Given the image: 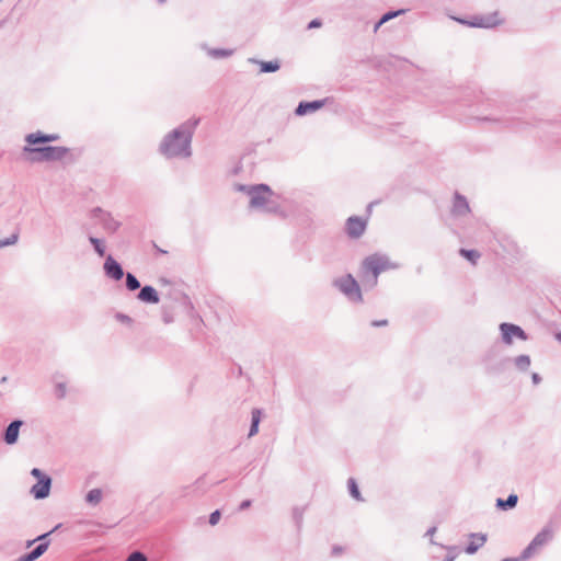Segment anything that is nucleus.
I'll return each mask as SVG.
<instances>
[{"label": "nucleus", "mask_w": 561, "mask_h": 561, "mask_svg": "<svg viewBox=\"0 0 561 561\" xmlns=\"http://www.w3.org/2000/svg\"><path fill=\"white\" fill-rule=\"evenodd\" d=\"M199 118H190L164 135L158 151L167 159H186L192 156V139Z\"/></svg>", "instance_id": "1"}, {"label": "nucleus", "mask_w": 561, "mask_h": 561, "mask_svg": "<svg viewBox=\"0 0 561 561\" xmlns=\"http://www.w3.org/2000/svg\"><path fill=\"white\" fill-rule=\"evenodd\" d=\"M399 265L389 260L387 255L371 254L364 259L359 268V276L365 287L374 288L378 284L379 275L389 270H397Z\"/></svg>", "instance_id": "2"}, {"label": "nucleus", "mask_w": 561, "mask_h": 561, "mask_svg": "<svg viewBox=\"0 0 561 561\" xmlns=\"http://www.w3.org/2000/svg\"><path fill=\"white\" fill-rule=\"evenodd\" d=\"M234 188L243 192L250 198L249 207L265 213L278 211V206L272 201L274 195L271 187L266 184L245 185L237 184Z\"/></svg>", "instance_id": "3"}, {"label": "nucleus", "mask_w": 561, "mask_h": 561, "mask_svg": "<svg viewBox=\"0 0 561 561\" xmlns=\"http://www.w3.org/2000/svg\"><path fill=\"white\" fill-rule=\"evenodd\" d=\"M332 285L350 302L362 304L364 301L360 286L352 274H345L334 278Z\"/></svg>", "instance_id": "4"}, {"label": "nucleus", "mask_w": 561, "mask_h": 561, "mask_svg": "<svg viewBox=\"0 0 561 561\" xmlns=\"http://www.w3.org/2000/svg\"><path fill=\"white\" fill-rule=\"evenodd\" d=\"M25 152L34 153L35 156L31 157L32 162H42V161H59L66 157L69 152V149L66 147H37L32 148L25 146L23 149Z\"/></svg>", "instance_id": "5"}, {"label": "nucleus", "mask_w": 561, "mask_h": 561, "mask_svg": "<svg viewBox=\"0 0 561 561\" xmlns=\"http://www.w3.org/2000/svg\"><path fill=\"white\" fill-rule=\"evenodd\" d=\"M553 539V529L551 526H545L522 551V559H530L539 553L545 546Z\"/></svg>", "instance_id": "6"}, {"label": "nucleus", "mask_w": 561, "mask_h": 561, "mask_svg": "<svg viewBox=\"0 0 561 561\" xmlns=\"http://www.w3.org/2000/svg\"><path fill=\"white\" fill-rule=\"evenodd\" d=\"M454 20L463 25L481 28H492L502 23L499 12L496 11L484 15H476L472 18V20H466L460 18H454Z\"/></svg>", "instance_id": "7"}, {"label": "nucleus", "mask_w": 561, "mask_h": 561, "mask_svg": "<svg viewBox=\"0 0 561 561\" xmlns=\"http://www.w3.org/2000/svg\"><path fill=\"white\" fill-rule=\"evenodd\" d=\"M91 218L96 219L108 233H115L121 227V222L116 220L111 213L100 207H95L91 210Z\"/></svg>", "instance_id": "8"}, {"label": "nucleus", "mask_w": 561, "mask_h": 561, "mask_svg": "<svg viewBox=\"0 0 561 561\" xmlns=\"http://www.w3.org/2000/svg\"><path fill=\"white\" fill-rule=\"evenodd\" d=\"M500 331L502 341L506 345H511L513 343V339H519L522 341L528 340L527 333L517 324L503 322L500 324Z\"/></svg>", "instance_id": "9"}, {"label": "nucleus", "mask_w": 561, "mask_h": 561, "mask_svg": "<svg viewBox=\"0 0 561 561\" xmlns=\"http://www.w3.org/2000/svg\"><path fill=\"white\" fill-rule=\"evenodd\" d=\"M366 227V219L358 216H351L346 220L345 231L351 239H358L364 234Z\"/></svg>", "instance_id": "10"}, {"label": "nucleus", "mask_w": 561, "mask_h": 561, "mask_svg": "<svg viewBox=\"0 0 561 561\" xmlns=\"http://www.w3.org/2000/svg\"><path fill=\"white\" fill-rule=\"evenodd\" d=\"M104 274L113 280H121L125 273L119 262L107 255L103 264Z\"/></svg>", "instance_id": "11"}, {"label": "nucleus", "mask_w": 561, "mask_h": 561, "mask_svg": "<svg viewBox=\"0 0 561 561\" xmlns=\"http://www.w3.org/2000/svg\"><path fill=\"white\" fill-rule=\"evenodd\" d=\"M51 488V478L45 477L44 479L38 480L32 488L30 493L36 500L46 499L49 495Z\"/></svg>", "instance_id": "12"}, {"label": "nucleus", "mask_w": 561, "mask_h": 561, "mask_svg": "<svg viewBox=\"0 0 561 561\" xmlns=\"http://www.w3.org/2000/svg\"><path fill=\"white\" fill-rule=\"evenodd\" d=\"M327 102H328V99L314 100L311 102H306V101L299 102V104L297 105V107L295 110V114L297 116H304L309 113L317 112L318 110L322 108L327 104Z\"/></svg>", "instance_id": "13"}, {"label": "nucleus", "mask_w": 561, "mask_h": 561, "mask_svg": "<svg viewBox=\"0 0 561 561\" xmlns=\"http://www.w3.org/2000/svg\"><path fill=\"white\" fill-rule=\"evenodd\" d=\"M23 425V421H12L3 433V440L7 445H14L19 439L20 428Z\"/></svg>", "instance_id": "14"}, {"label": "nucleus", "mask_w": 561, "mask_h": 561, "mask_svg": "<svg viewBox=\"0 0 561 561\" xmlns=\"http://www.w3.org/2000/svg\"><path fill=\"white\" fill-rule=\"evenodd\" d=\"M59 139V135L57 134H44L42 131H36L26 135L25 141L28 145H37V144H45V142H53Z\"/></svg>", "instance_id": "15"}, {"label": "nucleus", "mask_w": 561, "mask_h": 561, "mask_svg": "<svg viewBox=\"0 0 561 561\" xmlns=\"http://www.w3.org/2000/svg\"><path fill=\"white\" fill-rule=\"evenodd\" d=\"M137 298L146 304H158L160 301L157 289L150 285H146L140 288Z\"/></svg>", "instance_id": "16"}, {"label": "nucleus", "mask_w": 561, "mask_h": 561, "mask_svg": "<svg viewBox=\"0 0 561 561\" xmlns=\"http://www.w3.org/2000/svg\"><path fill=\"white\" fill-rule=\"evenodd\" d=\"M470 211L469 203L467 198L459 193H455L453 214L455 216H463Z\"/></svg>", "instance_id": "17"}, {"label": "nucleus", "mask_w": 561, "mask_h": 561, "mask_svg": "<svg viewBox=\"0 0 561 561\" xmlns=\"http://www.w3.org/2000/svg\"><path fill=\"white\" fill-rule=\"evenodd\" d=\"M48 546L47 541L38 543L32 551L21 556L19 561H35L47 551Z\"/></svg>", "instance_id": "18"}, {"label": "nucleus", "mask_w": 561, "mask_h": 561, "mask_svg": "<svg viewBox=\"0 0 561 561\" xmlns=\"http://www.w3.org/2000/svg\"><path fill=\"white\" fill-rule=\"evenodd\" d=\"M470 542L466 547V552L468 554H473L478 551L480 547H482L486 541V535L484 534H471L470 535Z\"/></svg>", "instance_id": "19"}, {"label": "nucleus", "mask_w": 561, "mask_h": 561, "mask_svg": "<svg viewBox=\"0 0 561 561\" xmlns=\"http://www.w3.org/2000/svg\"><path fill=\"white\" fill-rule=\"evenodd\" d=\"M249 62L257 64L260 66V71L264 73L275 72L280 68L278 60L263 61L255 58H249Z\"/></svg>", "instance_id": "20"}, {"label": "nucleus", "mask_w": 561, "mask_h": 561, "mask_svg": "<svg viewBox=\"0 0 561 561\" xmlns=\"http://www.w3.org/2000/svg\"><path fill=\"white\" fill-rule=\"evenodd\" d=\"M518 496L514 493L510 494L506 500L497 499L496 507L502 511L512 510L517 505Z\"/></svg>", "instance_id": "21"}, {"label": "nucleus", "mask_w": 561, "mask_h": 561, "mask_svg": "<svg viewBox=\"0 0 561 561\" xmlns=\"http://www.w3.org/2000/svg\"><path fill=\"white\" fill-rule=\"evenodd\" d=\"M262 412L259 409H253L251 412V426L249 430V437H252L259 432V424L261 422Z\"/></svg>", "instance_id": "22"}, {"label": "nucleus", "mask_w": 561, "mask_h": 561, "mask_svg": "<svg viewBox=\"0 0 561 561\" xmlns=\"http://www.w3.org/2000/svg\"><path fill=\"white\" fill-rule=\"evenodd\" d=\"M103 499V492L101 489H92L85 495V502L92 506H96Z\"/></svg>", "instance_id": "23"}, {"label": "nucleus", "mask_w": 561, "mask_h": 561, "mask_svg": "<svg viewBox=\"0 0 561 561\" xmlns=\"http://www.w3.org/2000/svg\"><path fill=\"white\" fill-rule=\"evenodd\" d=\"M233 54L232 49L226 48H208L207 55L214 59L228 58Z\"/></svg>", "instance_id": "24"}, {"label": "nucleus", "mask_w": 561, "mask_h": 561, "mask_svg": "<svg viewBox=\"0 0 561 561\" xmlns=\"http://www.w3.org/2000/svg\"><path fill=\"white\" fill-rule=\"evenodd\" d=\"M514 363L517 369L526 371L530 366V357L524 354L518 355L517 357H515Z\"/></svg>", "instance_id": "25"}, {"label": "nucleus", "mask_w": 561, "mask_h": 561, "mask_svg": "<svg viewBox=\"0 0 561 561\" xmlns=\"http://www.w3.org/2000/svg\"><path fill=\"white\" fill-rule=\"evenodd\" d=\"M126 288L130 291L137 290L140 288V282L133 273H126L125 275Z\"/></svg>", "instance_id": "26"}, {"label": "nucleus", "mask_w": 561, "mask_h": 561, "mask_svg": "<svg viewBox=\"0 0 561 561\" xmlns=\"http://www.w3.org/2000/svg\"><path fill=\"white\" fill-rule=\"evenodd\" d=\"M89 241L92 244L94 251L100 255L104 256L105 254V243L103 240L95 238V237H89Z\"/></svg>", "instance_id": "27"}, {"label": "nucleus", "mask_w": 561, "mask_h": 561, "mask_svg": "<svg viewBox=\"0 0 561 561\" xmlns=\"http://www.w3.org/2000/svg\"><path fill=\"white\" fill-rule=\"evenodd\" d=\"M460 255L470 261L473 265L477 264L481 254L477 250L460 249Z\"/></svg>", "instance_id": "28"}, {"label": "nucleus", "mask_w": 561, "mask_h": 561, "mask_svg": "<svg viewBox=\"0 0 561 561\" xmlns=\"http://www.w3.org/2000/svg\"><path fill=\"white\" fill-rule=\"evenodd\" d=\"M350 494L357 501H362L360 492L358 490L357 483L353 478H350L347 481Z\"/></svg>", "instance_id": "29"}, {"label": "nucleus", "mask_w": 561, "mask_h": 561, "mask_svg": "<svg viewBox=\"0 0 561 561\" xmlns=\"http://www.w3.org/2000/svg\"><path fill=\"white\" fill-rule=\"evenodd\" d=\"M405 10H397V11H389L387 13H385L380 19H381V23H387L388 21L399 16L400 14L404 13Z\"/></svg>", "instance_id": "30"}, {"label": "nucleus", "mask_w": 561, "mask_h": 561, "mask_svg": "<svg viewBox=\"0 0 561 561\" xmlns=\"http://www.w3.org/2000/svg\"><path fill=\"white\" fill-rule=\"evenodd\" d=\"M125 561H148L147 557L140 551L131 552Z\"/></svg>", "instance_id": "31"}, {"label": "nucleus", "mask_w": 561, "mask_h": 561, "mask_svg": "<svg viewBox=\"0 0 561 561\" xmlns=\"http://www.w3.org/2000/svg\"><path fill=\"white\" fill-rule=\"evenodd\" d=\"M67 393V386L65 382H57L56 383V397L58 399H64Z\"/></svg>", "instance_id": "32"}, {"label": "nucleus", "mask_w": 561, "mask_h": 561, "mask_svg": "<svg viewBox=\"0 0 561 561\" xmlns=\"http://www.w3.org/2000/svg\"><path fill=\"white\" fill-rule=\"evenodd\" d=\"M115 319L118 322L127 324V325H131L133 324V319L129 316H127L125 313H122V312H116L115 313Z\"/></svg>", "instance_id": "33"}, {"label": "nucleus", "mask_w": 561, "mask_h": 561, "mask_svg": "<svg viewBox=\"0 0 561 561\" xmlns=\"http://www.w3.org/2000/svg\"><path fill=\"white\" fill-rule=\"evenodd\" d=\"M18 241V236L12 234L11 237L0 240V248L8 247L14 244Z\"/></svg>", "instance_id": "34"}, {"label": "nucleus", "mask_w": 561, "mask_h": 561, "mask_svg": "<svg viewBox=\"0 0 561 561\" xmlns=\"http://www.w3.org/2000/svg\"><path fill=\"white\" fill-rule=\"evenodd\" d=\"M220 512L218 510L214 511L210 515H209V524L211 526H215L218 524L219 519H220Z\"/></svg>", "instance_id": "35"}, {"label": "nucleus", "mask_w": 561, "mask_h": 561, "mask_svg": "<svg viewBox=\"0 0 561 561\" xmlns=\"http://www.w3.org/2000/svg\"><path fill=\"white\" fill-rule=\"evenodd\" d=\"M293 514H294V518H295L297 525L300 526V524L302 523V516H304L302 510L296 507L294 510Z\"/></svg>", "instance_id": "36"}, {"label": "nucleus", "mask_w": 561, "mask_h": 561, "mask_svg": "<svg viewBox=\"0 0 561 561\" xmlns=\"http://www.w3.org/2000/svg\"><path fill=\"white\" fill-rule=\"evenodd\" d=\"M31 474L38 480L44 479L45 477H48L47 474L43 473V471L38 468H33L31 471Z\"/></svg>", "instance_id": "37"}, {"label": "nucleus", "mask_w": 561, "mask_h": 561, "mask_svg": "<svg viewBox=\"0 0 561 561\" xmlns=\"http://www.w3.org/2000/svg\"><path fill=\"white\" fill-rule=\"evenodd\" d=\"M387 324H388V320H386V319L371 321V325L375 328L386 327Z\"/></svg>", "instance_id": "38"}, {"label": "nucleus", "mask_w": 561, "mask_h": 561, "mask_svg": "<svg viewBox=\"0 0 561 561\" xmlns=\"http://www.w3.org/2000/svg\"><path fill=\"white\" fill-rule=\"evenodd\" d=\"M321 25H322L321 20L314 19V20L309 22L308 28H316V27H320Z\"/></svg>", "instance_id": "39"}, {"label": "nucleus", "mask_w": 561, "mask_h": 561, "mask_svg": "<svg viewBox=\"0 0 561 561\" xmlns=\"http://www.w3.org/2000/svg\"><path fill=\"white\" fill-rule=\"evenodd\" d=\"M251 506V500H244L240 503L239 510L244 511Z\"/></svg>", "instance_id": "40"}, {"label": "nucleus", "mask_w": 561, "mask_h": 561, "mask_svg": "<svg viewBox=\"0 0 561 561\" xmlns=\"http://www.w3.org/2000/svg\"><path fill=\"white\" fill-rule=\"evenodd\" d=\"M162 320L164 323L169 324V323L173 322V317L168 312H163Z\"/></svg>", "instance_id": "41"}, {"label": "nucleus", "mask_w": 561, "mask_h": 561, "mask_svg": "<svg viewBox=\"0 0 561 561\" xmlns=\"http://www.w3.org/2000/svg\"><path fill=\"white\" fill-rule=\"evenodd\" d=\"M531 379H533V382H534L535 385H538V383L540 382V380H541V377L539 376V374L534 373V374L531 375Z\"/></svg>", "instance_id": "42"}, {"label": "nucleus", "mask_w": 561, "mask_h": 561, "mask_svg": "<svg viewBox=\"0 0 561 561\" xmlns=\"http://www.w3.org/2000/svg\"><path fill=\"white\" fill-rule=\"evenodd\" d=\"M49 534H50V533H46V534H43V535L38 536V537L35 539V541H36V540H43V539H45L46 537H48V536H49ZM33 542H34V540L28 541V546H30V545H32Z\"/></svg>", "instance_id": "43"}, {"label": "nucleus", "mask_w": 561, "mask_h": 561, "mask_svg": "<svg viewBox=\"0 0 561 561\" xmlns=\"http://www.w3.org/2000/svg\"><path fill=\"white\" fill-rule=\"evenodd\" d=\"M527 559H522V554L517 558H505L502 561H526Z\"/></svg>", "instance_id": "44"}, {"label": "nucleus", "mask_w": 561, "mask_h": 561, "mask_svg": "<svg viewBox=\"0 0 561 561\" xmlns=\"http://www.w3.org/2000/svg\"><path fill=\"white\" fill-rule=\"evenodd\" d=\"M435 531H436V527L434 526V527H431L430 529H427L425 535L432 537L435 534Z\"/></svg>", "instance_id": "45"}, {"label": "nucleus", "mask_w": 561, "mask_h": 561, "mask_svg": "<svg viewBox=\"0 0 561 561\" xmlns=\"http://www.w3.org/2000/svg\"><path fill=\"white\" fill-rule=\"evenodd\" d=\"M382 24H383V23H381V19H380V20L375 24V26H374V32L376 33Z\"/></svg>", "instance_id": "46"}, {"label": "nucleus", "mask_w": 561, "mask_h": 561, "mask_svg": "<svg viewBox=\"0 0 561 561\" xmlns=\"http://www.w3.org/2000/svg\"><path fill=\"white\" fill-rule=\"evenodd\" d=\"M153 247H154V249H156L159 253H161V254H167V251H165V250L160 249L156 243L153 244Z\"/></svg>", "instance_id": "47"}, {"label": "nucleus", "mask_w": 561, "mask_h": 561, "mask_svg": "<svg viewBox=\"0 0 561 561\" xmlns=\"http://www.w3.org/2000/svg\"><path fill=\"white\" fill-rule=\"evenodd\" d=\"M455 560V554H451V556H447L445 561H454Z\"/></svg>", "instance_id": "48"}, {"label": "nucleus", "mask_w": 561, "mask_h": 561, "mask_svg": "<svg viewBox=\"0 0 561 561\" xmlns=\"http://www.w3.org/2000/svg\"><path fill=\"white\" fill-rule=\"evenodd\" d=\"M556 337L561 343V332L557 333Z\"/></svg>", "instance_id": "49"}, {"label": "nucleus", "mask_w": 561, "mask_h": 561, "mask_svg": "<svg viewBox=\"0 0 561 561\" xmlns=\"http://www.w3.org/2000/svg\"><path fill=\"white\" fill-rule=\"evenodd\" d=\"M7 379H8L7 377H2V378H1V382H5V381H7Z\"/></svg>", "instance_id": "50"}, {"label": "nucleus", "mask_w": 561, "mask_h": 561, "mask_svg": "<svg viewBox=\"0 0 561 561\" xmlns=\"http://www.w3.org/2000/svg\"><path fill=\"white\" fill-rule=\"evenodd\" d=\"M158 1H159L160 3H163V2H165L167 0H158Z\"/></svg>", "instance_id": "51"}]
</instances>
